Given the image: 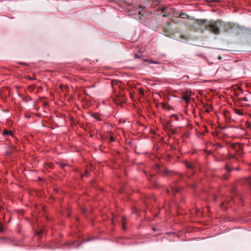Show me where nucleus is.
<instances>
[{"label": "nucleus", "mask_w": 251, "mask_h": 251, "mask_svg": "<svg viewBox=\"0 0 251 251\" xmlns=\"http://www.w3.org/2000/svg\"><path fill=\"white\" fill-rule=\"evenodd\" d=\"M226 128V126H223V127H222V126H221L220 129H221H221H223Z\"/></svg>", "instance_id": "34"}, {"label": "nucleus", "mask_w": 251, "mask_h": 251, "mask_svg": "<svg viewBox=\"0 0 251 251\" xmlns=\"http://www.w3.org/2000/svg\"><path fill=\"white\" fill-rule=\"evenodd\" d=\"M122 227L124 230H126V218L124 217H122Z\"/></svg>", "instance_id": "12"}, {"label": "nucleus", "mask_w": 251, "mask_h": 251, "mask_svg": "<svg viewBox=\"0 0 251 251\" xmlns=\"http://www.w3.org/2000/svg\"><path fill=\"white\" fill-rule=\"evenodd\" d=\"M58 164L59 166V167L62 169H64L66 166L68 165L67 164L63 163L62 162H58Z\"/></svg>", "instance_id": "14"}, {"label": "nucleus", "mask_w": 251, "mask_h": 251, "mask_svg": "<svg viewBox=\"0 0 251 251\" xmlns=\"http://www.w3.org/2000/svg\"><path fill=\"white\" fill-rule=\"evenodd\" d=\"M139 7H140V8H142V9H144V8H145V7L143 6V5H140L139 6Z\"/></svg>", "instance_id": "33"}, {"label": "nucleus", "mask_w": 251, "mask_h": 251, "mask_svg": "<svg viewBox=\"0 0 251 251\" xmlns=\"http://www.w3.org/2000/svg\"><path fill=\"white\" fill-rule=\"evenodd\" d=\"M246 183H248L251 187V180L250 178H247L246 180Z\"/></svg>", "instance_id": "18"}, {"label": "nucleus", "mask_w": 251, "mask_h": 251, "mask_svg": "<svg viewBox=\"0 0 251 251\" xmlns=\"http://www.w3.org/2000/svg\"><path fill=\"white\" fill-rule=\"evenodd\" d=\"M171 191L173 193V194H175L176 193L178 192L179 189L176 186H171Z\"/></svg>", "instance_id": "9"}, {"label": "nucleus", "mask_w": 251, "mask_h": 251, "mask_svg": "<svg viewBox=\"0 0 251 251\" xmlns=\"http://www.w3.org/2000/svg\"><path fill=\"white\" fill-rule=\"evenodd\" d=\"M182 99L186 102H189L190 101V96L186 94H183L182 96Z\"/></svg>", "instance_id": "7"}, {"label": "nucleus", "mask_w": 251, "mask_h": 251, "mask_svg": "<svg viewBox=\"0 0 251 251\" xmlns=\"http://www.w3.org/2000/svg\"><path fill=\"white\" fill-rule=\"evenodd\" d=\"M154 176V174L151 175V177H152V176Z\"/></svg>", "instance_id": "42"}, {"label": "nucleus", "mask_w": 251, "mask_h": 251, "mask_svg": "<svg viewBox=\"0 0 251 251\" xmlns=\"http://www.w3.org/2000/svg\"><path fill=\"white\" fill-rule=\"evenodd\" d=\"M119 83H120V82L117 81V80H113L112 81H111V85L113 87V89H115V86L116 85H117L118 87H120L119 86Z\"/></svg>", "instance_id": "8"}, {"label": "nucleus", "mask_w": 251, "mask_h": 251, "mask_svg": "<svg viewBox=\"0 0 251 251\" xmlns=\"http://www.w3.org/2000/svg\"><path fill=\"white\" fill-rule=\"evenodd\" d=\"M217 198H218L217 196H214V198H213L214 201H216V200L217 199Z\"/></svg>", "instance_id": "31"}, {"label": "nucleus", "mask_w": 251, "mask_h": 251, "mask_svg": "<svg viewBox=\"0 0 251 251\" xmlns=\"http://www.w3.org/2000/svg\"><path fill=\"white\" fill-rule=\"evenodd\" d=\"M239 100H244V101H248V99L247 97H243L242 98L239 99Z\"/></svg>", "instance_id": "23"}, {"label": "nucleus", "mask_w": 251, "mask_h": 251, "mask_svg": "<svg viewBox=\"0 0 251 251\" xmlns=\"http://www.w3.org/2000/svg\"><path fill=\"white\" fill-rule=\"evenodd\" d=\"M186 167L188 168V169H192V165H191L190 163H189L188 162H187L186 163Z\"/></svg>", "instance_id": "19"}, {"label": "nucleus", "mask_w": 251, "mask_h": 251, "mask_svg": "<svg viewBox=\"0 0 251 251\" xmlns=\"http://www.w3.org/2000/svg\"><path fill=\"white\" fill-rule=\"evenodd\" d=\"M181 201H184V198H182L181 199Z\"/></svg>", "instance_id": "39"}, {"label": "nucleus", "mask_w": 251, "mask_h": 251, "mask_svg": "<svg viewBox=\"0 0 251 251\" xmlns=\"http://www.w3.org/2000/svg\"><path fill=\"white\" fill-rule=\"evenodd\" d=\"M223 115L224 117H225L226 118H227V117L229 116V113L228 112H227L226 113V112H224Z\"/></svg>", "instance_id": "21"}, {"label": "nucleus", "mask_w": 251, "mask_h": 251, "mask_svg": "<svg viewBox=\"0 0 251 251\" xmlns=\"http://www.w3.org/2000/svg\"><path fill=\"white\" fill-rule=\"evenodd\" d=\"M236 113L240 115H243V113L241 111H240L239 110H236Z\"/></svg>", "instance_id": "24"}, {"label": "nucleus", "mask_w": 251, "mask_h": 251, "mask_svg": "<svg viewBox=\"0 0 251 251\" xmlns=\"http://www.w3.org/2000/svg\"><path fill=\"white\" fill-rule=\"evenodd\" d=\"M233 26L234 25L231 23H224L221 22V27H222L225 32L228 31L229 30L231 29Z\"/></svg>", "instance_id": "6"}, {"label": "nucleus", "mask_w": 251, "mask_h": 251, "mask_svg": "<svg viewBox=\"0 0 251 251\" xmlns=\"http://www.w3.org/2000/svg\"><path fill=\"white\" fill-rule=\"evenodd\" d=\"M116 97H112L113 101L117 105H121L125 102L126 99L123 94H116Z\"/></svg>", "instance_id": "2"}, {"label": "nucleus", "mask_w": 251, "mask_h": 251, "mask_svg": "<svg viewBox=\"0 0 251 251\" xmlns=\"http://www.w3.org/2000/svg\"><path fill=\"white\" fill-rule=\"evenodd\" d=\"M44 104L45 105H47V104H47V102H45V103H44Z\"/></svg>", "instance_id": "40"}, {"label": "nucleus", "mask_w": 251, "mask_h": 251, "mask_svg": "<svg viewBox=\"0 0 251 251\" xmlns=\"http://www.w3.org/2000/svg\"><path fill=\"white\" fill-rule=\"evenodd\" d=\"M73 244L74 245V246L76 247V245H75V242H73ZM80 246V244H78L77 246H76V247L78 248L79 246Z\"/></svg>", "instance_id": "28"}, {"label": "nucleus", "mask_w": 251, "mask_h": 251, "mask_svg": "<svg viewBox=\"0 0 251 251\" xmlns=\"http://www.w3.org/2000/svg\"><path fill=\"white\" fill-rule=\"evenodd\" d=\"M218 59L219 60H220V56H219L218 57Z\"/></svg>", "instance_id": "44"}, {"label": "nucleus", "mask_w": 251, "mask_h": 251, "mask_svg": "<svg viewBox=\"0 0 251 251\" xmlns=\"http://www.w3.org/2000/svg\"><path fill=\"white\" fill-rule=\"evenodd\" d=\"M49 165V166L50 167V168H52V164H48Z\"/></svg>", "instance_id": "35"}, {"label": "nucleus", "mask_w": 251, "mask_h": 251, "mask_svg": "<svg viewBox=\"0 0 251 251\" xmlns=\"http://www.w3.org/2000/svg\"><path fill=\"white\" fill-rule=\"evenodd\" d=\"M220 21L208 20L206 19L197 20L194 25L199 30L203 31L208 30L214 34H218Z\"/></svg>", "instance_id": "1"}, {"label": "nucleus", "mask_w": 251, "mask_h": 251, "mask_svg": "<svg viewBox=\"0 0 251 251\" xmlns=\"http://www.w3.org/2000/svg\"><path fill=\"white\" fill-rule=\"evenodd\" d=\"M236 147H238L239 148V149H241V148L240 145L238 144H234L231 145L232 148L237 150Z\"/></svg>", "instance_id": "13"}, {"label": "nucleus", "mask_w": 251, "mask_h": 251, "mask_svg": "<svg viewBox=\"0 0 251 251\" xmlns=\"http://www.w3.org/2000/svg\"><path fill=\"white\" fill-rule=\"evenodd\" d=\"M3 134L4 135H11V136L13 135V133L11 131H8L7 129L4 130V131L3 132Z\"/></svg>", "instance_id": "10"}, {"label": "nucleus", "mask_w": 251, "mask_h": 251, "mask_svg": "<svg viewBox=\"0 0 251 251\" xmlns=\"http://www.w3.org/2000/svg\"><path fill=\"white\" fill-rule=\"evenodd\" d=\"M219 144L216 143L215 144L212 145V148L207 151V155L212 154L216 160L218 161V157L217 156L219 152L217 151L218 149Z\"/></svg>", "instance_id": "3"}, {"label": "nucleus", "mask_w": 251, "mask_h": 251, "mask_svg": "<svg viewBox=\"0 0 251 251\" xmlns=\"http://www.w3.org/2000/svg\"><path fill=\"white\" fill-rule=\"evenodd\" d=\"M109 140H110V142H113V141H114L115 140L114 138L113 137H112V136L110 137Z\"/></svg>", "instance_id": "26"}, {"label": "nucleus", "mask_w": 251, "mask_h": 251, "mask_svg": "<svg viewBox=\"0 0 251 251\" xmlns=\"http://www.w3.org/2000/svg\"><path fill=\"white\" fill-rule=\"evenodd\" d=\"M93 116L96 118L98 121H101V118L96 115H93Z\"/></svg>", "instance_id": "20"}, {"label": "nucleus", "mask_w": 251, "mask_h": 251, "mask_svg": "<svg viewBox=\"0 0 251 251\" xmlns=\"http://www.w3.org/2000/svg\"><path fill=\"white\" fill-rule=\"evenodd\" d=\"M135 58H140V56L138 55V54H135Z\"/></svg>", "instance_id": "32"}, {"label": "nucleus", "mask_w": 251, "mask_h": 251, "mask_svg": "<svg viewBox=\"0 0 251 251\" xmlns=\"http://www.w3.org/2000/svg\"><path fill=\"white\" fill-rule=\"evenodd\" d=\"M235 169H236V170H239V169H238V168H236Z\"/></svg>", "instance_id": "46"}, {"label": "nucleus", "mask_w": 251, "mask_h": 251, "mask_svg": "<svg viewBox=\"0 0 251 251\" xmlns=\"http://www.w3.org/2000/svg\"><path fill=\"white\" fill-rule=\"evenodd\" d=\"M88 175H89L88 171H86L85 173V174H84V176H88Z\"/></svg>", "instance_id": "27"}, {"label": "nucleus", "mask_w": 251, "mask_h": 251, "mask_svg": "<svg viewBox=\"0 0 251 251\" xmlns=\"http://www.w3.org/2000/svg\"><path fill=\"white\" fill-rule=\"evenodd\" d=\"M139 14L142 15V16L143 15V14L141 13V12H139Z\"/></svg>", "instance_id": "41"}, {"label": "nucleus", "mask_w": 251, "mask_h": 251, "mask_svg": "<svg viewBox=\"0 0 251 251\" xmlns=\"http://www.w3.org/2000/svg\"><path fill=\"white\" fill-rule=\"evenodd\" d=\"M231 169L227 166L226 165L225 168L222 169V172L223 173L222 177H221V179L227 180L229 177V173Z\"/></svg>", "instance_id": "4"}, {"label": "nucleus", "mask_w": 251, "mask_h": 251, "mask_svg": "<svg viewBox=\"0 0 251 251\" xmlns=\"http://www.w3.org/2000/svg\"><path fill=\"white\" fill-rule=\"evenodd\" d=\"M146 61H148L149 62V63H152L153 62L152 60H145Z\"/></svg>", "instance_id": "29"}, {"label": "nucleus", "mask_w": 251, "mask_h": 251, "mask_svg": "<svg viewBox=\"0 0 251 251\" xmlns=\"http://www.w3.org/2000/svg\"><path fill=\"white\" fill-rule=\"evenodd\" d=\"M212 133L213 137L215 138H216L218 139L219 138V131H218V129H216L214 131H212Z\"/></svg>", "instance_id": "11"}, {"label": "nucleus", "mask_w": 251, "mask_h": 251, "mask_svg": "<svg viewBox=\"0 0 251 251\" xmlns=\"http://www.w3.org/2000/svg\"><path fill=\"white\" fill-rule=\"evenodd\" d=\"M179 16L182 18H189V16L187 14H186L185 13H181L179 15Z\"/></svg>", "instance_id": "15"}, {"label": "nucleus", "mask_w": 251, "mask_h": 251, "mask_svg": "<svg viewBox=\"0 0 251 251\" xmlns=\"http://www.w3.org/2000/svg\"><path fill=\"white\" fill-rule=\"evenodd\" d=\"M43 232V230H39L38 231H36V234L38 235H40L42 234Z\"/></svg>", "instance_id": "22"}, {"label": "nucleus", "mask_w": 251, "mask_h": 251, "mask_svg": "<svg viewBox=\"0 0 251 251\" xmlns=\"http://www.w3.org/2000/svg\"><path fill=\"white\" fill-rule=\"evenodd\" d=\"M140 92H141V94H144V92H143V90H140Z\"/></svg>", "instance_id": "38"}, {"label": "nucleus", "mask_w": 251, "mask_h": 251, "mask_svg": "<svg viewBox=\"0 0 251 251\" xmlns=\"http://www.w3.org/2000/svg\"><path fill=\"white\" fill-rule=\"evenodd\" d=\"M163 16L164 17H167V15H164Z\"/></svg>", "instance_id": "45"}, {"label": "nucleus", "mask_w": 251, "mask_h": 251, "mask_svg": "<svg viewBox=\"0 0 251 251\" xmlns=\"http://www.w3.org/2000/svg\"><path fill=\"white\" fill-rule=\"evenodd\" d=\"M166 7L162 8L161 9L162 11L163 12H165V10H166Z\"/></svg>", "instance_id": "30"}, {"label": "nucleus", "mask_w": 251, "mask_h": 251, "mask_svg": "<svg viewBox=\"0 0 251 251\" xmlns=\"http://www.w3.org/2000/svg\"><path fill=\"white\" fill-rule=\"evenodd\" d=\"M179 38L181 40H187L188 39L187 36H186L184 35H182V34L180 35Z\"/></svg>", "instance_id": "16"}, {"label": "nucleus", "mask_w": 251, "mask_h": 251, "mask_svg": "<svg viewBox=\"0 0 251 251\" xmlns=\"http://www.w3.org/2000/svg\"><path fill=\"white\" fill-rule=\"evenodd\" d=\"M154 169L157 172H160L161 173H162L165 175H167V176H169L172 174H175L174 173L169 171L167 169H165V168L160 169L159 166L158 165H157L155 166Z\"/></svg>", "instance_id": "5"}, {"label": "nucleus", "mask_w": 251, "mask_h": 251, "mask_svg": "<svg viewBox=\"0 0 251 251\" xmlns=\"http://www.w3.org/2000/svg\"><path fill=\"white\" fill-rule=\"evenodd\" d=\"M167 25H171V23L170 22H167Z\"/></svg>", "instance_id": "37"}, {"label": "nucleus", "mask_w": 251, "mask_h": 251, "mask_svg": "<svg viewBox=\"0 0 251 251\" xmlns=\"http://www.w3.org/2000/svg\"><path fill=\"white\" fill-rule=\"evenodd\" d=\"M167 192L168 193H169L170 192V189H167Z\"/></svg>", "instance_id": "36"}, {"label": "nucleus", "mask_w": 251, "mask_h": 251, "mask_svg": "<svg viewBox=\"0 0 251 251\" xmlns=\"http://www.w3.org/2000/svg\"><path fill=\"white\" fill-rule=\"evenodd\" d=\"M177 175H178L179 176H182L181 174H177Z\"/></svg>", "instance_id": "43"}, {"label": "nucleus", "mask_w": 251, "mask_h": 251, "mask_svg": "<svg viewBox=\"0 0 251 251\" xmlns=\"http://www.w3.org/2000/svg\"><path fill=\"white\" fill-rule=\"evenodd\" d=\"M5 229L3 226L2 224H0V232L2 233L4 232Z\"/></svg>", "instance_id": "17"}, {"label": "nucleus", "mask_w": 251, "mask_h": 251, "mask_svg": "<svg viewBox=\"0 0 251 251\" xmlns=\"http://www.w3.org/2000/svg\"><path fill=\"white\" fill-rule=\"evenodd\" d=\"M172 132L173 134H175L176 133V129H172Z\"/></svg>", "instance_id": "25"}]
</instances>
